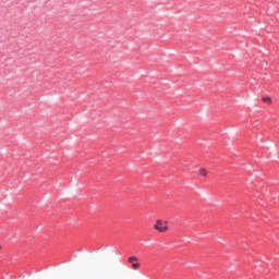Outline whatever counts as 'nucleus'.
<instances>
[{
  "label": "nucleus",
  "instance_id": "nucleus-1",
  "mask_svg": "<svg viewBox=\"0 0 279 279\" xmlns=\"http://www.w3.org/2000/svg\"><path fill=\"white\" fill-rule=\"evenodd\" d=\"M168 222L161 219L156 220L154 225V229L157 230V232L165 233L169 231Z\"/></svg>",
  "mask_w": 279,
  "mask_h": 279
},
{
  "label": "nucleus",
  "instance_id": "nucleus-2",
  "mask_svg": "<svg viewBox=\"0 0 279 279\" xmlns=\"http://www.w3.org/2000/svg\"><path fill=\"white\" fill-rule=\"evenodd\" d=\"M128 263H130V265H132V269H134V270L141 269V264L138 263V257L131 256L128 258Z\"/></svg>",
  "mask_w": 279,
  "mask_h": 279
},
{
  "label": "nucleus",
  "instance_id": "nucleus-3",
  "mask_svg": "<svg viewBox=\"0 0 279 279\" xmlns=\"http://www.w3.org/2000/svg\"><path fill=\"white\" fill-rule=\"evenodd\" d=\"M198 175L201 178H207L208 177V170H206L205 168H199L198 169Z\"/></svg>",
  "mask_w": 279,
  "mask_h": 279
},
{
  "label": "nucleus",
  "instance_id": "nucleus-4",
  "mask_svg": "<svg viewBox=\"0 0 279 279\" xmlns=\"http://www.w3.org/2000/svg\"><path fill=\"white\" fill-rule=\"evenodd\" d=\"M262 101H264V104H268V106H271V97H269V96L263 97Z\"/></svg>",
  "mask_w": 279,
  "mask_h": 279
},
{
  "label": "nucleus",
  "instance_id": "nucleus-5",
  "mask_svg": "<svg viewBox=\"0 0 279 279\" xmlns=\"http://www.w3.org/2000/svg\"><path fill=\"white\" fill-rule=\"evenodd\" d=\"M0 250H1V246H0Z\"/></svg>",
  "mask_w": 279,
  "mask_h": 279
}]
</instances>
